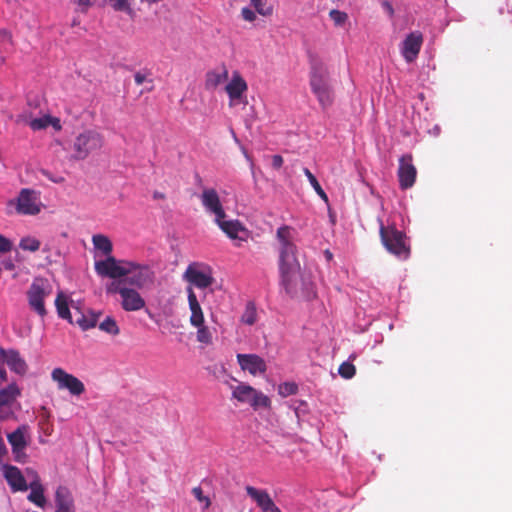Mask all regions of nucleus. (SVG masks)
I'll use <instances>...</instances> for the list:
<instances>
[{
	"mask_svg": "<svg viewBox=\"0 0 512 512\" xmlns=\"http://www.w3.org/2000/svg\"><path fill=\"white\" fill-rule=\"evenodd\" d=\"M309 63V85L323 110L332 106L335 93L331 85L329 72L321 57L312 50L307 51Z\"/></svg>",
	"mask_w": 512,
	"mask_h": 512,
	"instance_id": "1",
	"label": "nucleus"
},
{
	"mask_svg": "<svg viewBox=\"0 0 512 512\" xmlns=\"http://www.w3.org/2000/svg\"><path fill=\"white\" fill-rule=\"evenodd\" d=\"M276 236L279 242V269L281 281L286 291L289 292L300 270V264L296 257L297 249L292 242L291 228L289 226L284 225L279 227Z\"/></svg>",
	"mask_w": 512,
	"mask_h": 512,
	"instance_id": "2",
	"label": "nucleus"
},
{
	"mask_svg": "<svg viewBox=\"0 0 512 512\" xmlns=\"http://www.w3.org/2000/svg\"><path fill=\"white\" fill-rule=\"evenodd\" d=\"M187 300L191 315L189 323L196 328V339L199 343L210 345L213 342V334L210 328L205 324V317L200 302L191 287H187Z\"/></svg>",
	"mask_w": 512,
	"mask_h": 512,
	"instance_id": "3",
	"label": "nucleus"
},
{
	"mask_svg": "<svg viewBox=\"0 0 512 512\" xmlns=\"http://www.w3.org/2000/svg\"><path fill=\"white\" fill-rule=\"evenodd\" d=\"M379 234L383 246L389 253L403 260L409 258L410 246L406 242V235L404 232L398 230L394 225L384 226L381 223Z\"/></svg>",
	"mask_w": 512,
	"mask_h": 512,
	"instance_id": "4",
	"label": "nucleus"
},
{
	"mask_svg": "<svg viewBox=\"0 0 512 512\" xmlns=\"http://www.w3.org/2000/svg\"><path fill=\"white\" fill-rule=\"evenodd\" d=\"M126 269L130 270L124 277L123 282L138 289L147 288L154 283V272L147 266L136 262L127 261Z\"/></svg>",
	"mask_w": 512,
	"mask_h": 512,
	"instance_id": "5",
	"label": "nucleus"
},
{
	"mask_svg": "<svg viewBox=\"0 0 512 512\" xmlns=\"http://www.w3.org/2000/svg\"><path fill=\"white\" fill-rule=\"evenodd\" d=\"M183 279L199 289L208 288L215 281L212 269L201 262L190 263L183 274Z\"/></svg>",
	"mask_w": 512,
	"mask_h": 512,
	"instance_id": "6",
	"label": "nucleus"
},
{
	"mask_svg": "<svg viewBox=\"0 0 512 512\" xmlns=\"http://www.w3.org/2000/svg\"><path fill=\"white\" fill-rule=\"evenodd\" d=\"M103 145L102 136L95 131H85L79 134L73 144L74 155L73 157L77 160H83L95 150H98Z\"/></svg>",
	"mask_w": 512,
	"mask_h": 512,
	"instance_id": "7",
	"label": "nucleus"
},
{
	"mask_svg": "<svg viewBox=\"0 0 512 512\" xmlns=\"http://www.w3.org/2000/svg\"><path fill=\"white\" fill-rule=\"evenodd\" d=\"M29 427L21 425L12 433L7 435V440L11 446L14 460L24 464L27 461L26 448L29 445Z\"/></svg>",
	"mask_w": 512,
	"mask_h": 512,
	"instance_id": "8",
	"label": "nucleus"
},
{
	"mask_svg": "<svg viewBox=\"0 0 512 512\" xmlns=\"http://www.w3.org/2000/svg\"><path fill=\"white\" fill-rule=\"evenodd\" d=\"M9 205H14L16 212L21 215H36L41 211L36 192L28 188L21 189L17 199L10 201Z\"/></svg>",
	"mask_w": 512,
	"mask_h": 512,
	"instance_id": "9",
	"label": "nucleus"
},
{
	"mask_svg": "<svg viewBox=\"0 0 512 512\" xmlns=\"http://www.w3.org/2000/svg\"><path fill=\"white\" fill-rule=\"evenodd\" d=\"M108 292L119 293L121 296V307L123 310L132 312L143 309L146 305L144 298L133 288L111 285Z\"/></svg>",
	"mask_w": 512,
	"mask_h": 512,
	"instance_id": "10",
	"label": "nucleus"
},
{
	"mask_svg": "<svg viewBox=\"0 0 512 512\" xmlns=\"http://www.w3.org/2000/svg\"><path fill=\"white\" fill-rule=\"evenodd\" d=\"M51 378L57 383L58 389H67L72 395L79 396L85 391L82 381L62 368L53 369Z\"/></svg>",
	"mask_w": 512,
	"mask_h": 512,
	"instance_id": "11",
	"label": "nucleus"
},
{
	"mask_svg": "<svg viewBox=\"0 0 512 512\" xmlns=\"http://www.w3.org/2000/svg\"><path fill=\"white\" fill-rule=\"evenodd\" d=\"M126 262H118L115 257L108 256L105 260L95 262V271L103 277L122 278L130 271L126 269Z\"/></svg>",
	"mask_w": 512,
	"mask_h": 512,
	"instance_id": "12",
	"label": "nucleus"
},
{
	"mask_svg": "<svg viewBox=\"0 0 512 512\" xmlns=\"http://www.w3.org/2000/svg\"><path fill=\"white\" fill-rule=\"evenodd\" d=\"M397 176L399 186L403 190L409 189L415 184L417 170L413 164V157L411 154H405L399 159Z\"/></svg>",
	"mask_w": 512,
	"mask_h": 512,
	"instance_id": "13",
	"label": "nucleus"
},
{
	"mask_svg": "<svg viewBox=\"0 0 512 512\" xmlns=\"http://www.w3.org/2000/svg\"><path fill=\"white\" fill-rule=\"evenodd\" d=\"M200 199L205 210L215 216V221H219L221 218L226 217L219 195L214 188L203 189Z\"/></svg>",
	"mask_w": 512,
	"mask_h": 512,
	"instance_id": "14",
	"label": "nucleus"
},
{
	"mask_svg": "<svg viewBox=\"0 0 512 512\" xmlns=\"http://www.w3.org/2000/svg\"><path fill=\"white\" fill-rule=\"evenodd\" d=\"M48 295L49 292L46 291L38 282H33L27 291V298L30 308L42 318L47 315L44 301Z\"/></svg>",
	"mask_w": 512,
	"mask_h": 512,
	"instance_id": "15",
	"label": "nucleus"
},
{
	"mask_svg": "<svg viewBox=\"0 0 512 512\" xmlns=\"http://www.w3.org/2000/svg\"><path fill=\"white\" fill-rule=\"evenodd\" d=\"M17 123L27 124L33 131H39L52 126L56 131L61 130L60 120L57 117L44 115L39 118H32L28 113H22L17 116Z\"/></svg>",
	"mask_w": 512,
	"mask_h": 512,
	"instance_id": "16",
	"label": "nucleus"
},
{
	"mask_svg": "<svg viewBox=\"0 0 512 512\" xmlns=\"http://www.w3.org/2000/svg\"><path fill=\"white\" fill-rule=\"evenodd\" d=\"M423 44V35L420 31L409 33L401 46V54L406 62L411 63L417 57Z\"/></svg>",
	"mask_w": 512,
	"mask_h": 512,
	"instance_id": "17",
	"label": "nucleus"
},
{
	"mask_svg": "<svg viewBox=\"0 0 512 512\" xmlns=\"http://www.w3.org/2000/svg\"><path fill=\"white\" fill-rule=\"evenodd\" d=\"M237 361L243 371L253 376L264 374L267 370L266 362L257 354H237Z\"/></svg>",
	"mask_w": 512,
	"mask_h": 512,
	"instance_id": "18",
	"label": "nucleus"
},
{
	"mask_svg": "<svg viewBox=\"0 0 512 512\" xmlns=\"http://www.w3.org/2000/svg\"><path fill=\"white\" fill-rule=\"evenodd\" d=\"M0 356L12 372L20 376L26 375L28 371V364L24 358L21 357L19 351L14 349L5 350L1 348Z\"/></svg>",
	"mask_w": 512,
	"mask_h": 512,
	"instance_id": "19",
	"label": "nucleus"
},
{
	"mask_svg": "<svg viewBox=\"0 0 512 512\" xmlns=\"http://www.w3.org/2000/svg\"><path fill=\"white\" fill-rule=\"evenodd\" d=\"M245 490L263 512H281L266 490L257 489L253 486H246Z\"/></svg>",
	"mask_w": 512,
	"mask_h": 512,
	"instance_id": "20",
	"label": "nucleus"
},
{
	"mask_svg": "<svg viewBox=\"0 0 512 512\" xmlns=\"http://www.w3.org/2000/svg\"><path fill=\"white\" fill-rule=\"evenodd\" d=\"M248 90V85L245 79L238 71L233 72L232 78L225 87V91L230 99V106L235 104V101L241 100L243 95Z\"/></svg>",
	"mask_w": 512,
	"mask_h": 512,
	"instance_id": "21",
	"label": "nucleus"
},
{
	"mask_svg": "<svg viewBox=\"0 0 512 512\" xmlns=\"http://www.w3.org/2000/svg\"><path fill=\"white\" fill-rule=\"evenodd\" d=\"M2 470L4 478L6 479L13 492H23L28 489L26 479L18 467L12 465H4Z\"/></svg>",
	"mask_w": 512,
	"mask_h": 512,
	"instance_id": "22",
	"label": "nucleus"
},
{
	"mask_svg": "<svg viewBox=\"0 0 512 512\" xmlns=\"http://www.w3.org/2000/svg\"><path fill=\"white\" fill-rule=\"evenodd\" d=\"M55 512H76L75 501L70 489L64 485L56 488L55 496Z\"/></svg>",
	"mask_w": 512,
	"mask_h": 512,
	"instance_id": "23",
	"label": "nucleus"
},
{
	"mask_svg": "<svg viewBox=\"0 0 512 512\" xmlns=\"http://www.w3.org/2000/svg\"><path fill=\"white\" fill-rule=\"evenodd\" d=\"M219 228L232 240L245 241L247 238V230L238 220H225L221 218L215 221Z\"/></svg>",
	"mask_w": 512,
	"mask_h": 512,
	"instance_id": "24",
	"label": "nucleus"
},
{
	"mask_svg": "<svg viewBox=\"0 0 512 512\" xmlns=\"http://www.w3.org/2000/svg\"><path fill=\"white\" fill-rule=\"evenodd\" d=\"M100 316L101 312H95L90 309L82 311L80 308L74 307L75 319L73 320V324L78 325L83 331H86L97 325Z\"/></svg>",
	"mask_w": 512,
	"mask_h": 512,
	"instance_id": "25",
	"label": "nucleus"
},
{
	"mask_svg": "<svg viewBox=\"0 0 512 512\" xmlns=\"http://www.w3.org/2000/svg\"><path fill=\"white\" fill-rule=\"evenodd\" d=\"M28 488H30V493L27 496L28 501L40 508H43L46 505L47 500L44 495L45 488L42 485L40 476L34 475V481L29 482Z\"/></svg>",
	"mask_w": 512,
	"mask_h": 512,
	"instance_id": "26",
	"label": "nucleus"
},
{
	"mask_svg": "<svg viewBox=\"0 0 512 512\" xmlns=\"http://www.w3.org/2000/svg\"><path fill=\"white\" fill-rule=\"evenodd\" d=\"M228 79V69L223 64L217 70L208 71L205 76V88L214 90Z\"/></svg>",
	"mask_w": 512,
	"mask_h": 512,
	"instance_id": "27",
	"label": "nucleus"
},
{
	"mask_svg": "<svg viewBox=\"0 0 512 512\" xmlns=\"http://www.w3.org/2000/svg\"><path fill=\"white\" fill-rule=\"evenodd\" d=\"M21 395V389L16 383H11L0 390V407L11 405Z\"/></svg>",
	"mask_w": 512,
	"mask_h": 512,
	"instance_id": "28",
	"label": "nucleus"
},
{
	"mask_svg": "<svg viewBox=\"0 0 512 512\" xmlns=\"http://www.w3.org/2000/svg\"><path fill=\"white\" fill-rule=\"evenodd\" d=\"M55 306L58 316L62 319L68 320L71 324H73V317L68 305V297L63 292H59L57 294L55 299Z\"/></svg>",
	"mask_w": 512,
	"mask_h": 512,
	"instance_id": "29",
	"label": "nucleus"
},
{
	"mask_svg": "<svg viewBox=\"0 0 512 512\" xmlns=\"http://www.w3.org/2000/svg\"><path fill=\"white\" fill-rule=\"evenodd\" d=\"M254 390L255 388L252 386L245 383H240L239 385L233 387L232 397L241 403L250 404Z\"/></svg>",
	"mask_w": 512,
	"mask_h": 512,
	"instance_id": "30",
	"label": "nucleus"
},
{
	"mask_svg": "<svg viewBox=\"0 0 512 512\" xmlns=\"http://www.w3.org/2000/svg\"><path fill=\"white\" fill-rule=\"evenodd\" d=\"M92 242L97 250L102 251L104 255L111 256L113 245L110 239L102 234H96L92 237Z\"/></svg>",
	"mask_w": 512,
	"mask_h": 512,
	"instance_id": "31",
	"label": "nucleus"
},
{
	"mask_svg": "<svg viewBox=\"0 0 512 512\" xmlns=\"http://www.w3.org/2000/svg\"><path fill=\"white\" fill-rule=\"evenodd\" d=\"M249 405L254 410H258L260 408H270L271 400L268 396L255 389Z\"/></svg>",
	"mask_w": 512,
	"mask_h": 512,
	"instance_id": "32",
	"label": "nucleus"
},
{
	"mask_svg": "<svg viewBox=\"0 0 512 512\" xmlns=\"http://www.w3.org/2000/svg\"><path fill=\"white\" fill-rule=\"evenodd\" d=\"M250 4L261 16L269 17L273 14V6L268 3V0H250Z\"/></svg>",
	"mask_w": 512,
	"mask_h": 512,
	"instance_id": "33",
	"label": "nucleus"
},
{
	"mask_svg": "<svg viewBox=\"0 0 512 512\" xmlns=\"http://www.w3.org/2000/svg\"><path fill=\"white\" fill-rule=\"evenodd\" d=\"M303 172L305 176L307 177L308 181L310 182L311 186L314 188L315 192L319 195V197L324 200L326 203H328V196L325 193V191L322 189L321 185L319 184L317 178L312 174V172L308 168H303Z\"/></svg>",
	"mask_w": 512,
	"mask_h": 512,
	"instance_id": "34",
	"label": "nucleus"
},
{
	"mask_svg": "<svg viewBox=\"0 0 512 512\" xmlns=\"http://www.w3.org/2000/svg\"><path fill=\"white\" fill-rule=\"evenodd\" d=\"M99 329L111 335H118L120 333V329L117 325L116 320L113 317H106L100 324Z\"/></svg>",
	"mask_w": 512,
	"mask_h": 512,
	"instance_id": "35",
	"label": "nucleus"
},
{
	"mask_svg": "<svg viewBox=\"0 0 512 512\" xmlns=\"http://www.w3.org/2000/svg\"><path fill=\"white\" fill-rule=\"evenodd\" d=\"M257 320L256 307L252 302H248L245 311L241 317V322L247 325H253Z\"/></svg>",
	"mask_w": 512,
	"mask_h": 512,
	"instance_id": "36",
	"label": "nucleus"
},
{
	"mask_svg": "<svg viewBox=\"0 0 512 512\" xmlns=\"http://www.w3.org/2000/svg\"><path fill=\"white\" fill-rule=\"evenodd\" d=\"M40 241L34 237H24L19 242V247L24 251L36 252L40 248Z\"/></svg>",
	"mask_w": 512,
	"mask_h": 512,
	"instance_id": "37",
	"label": "nucleus"
},
{
	"mask_svg": "<svg viewBox=\"0 0 512 512\" xmlns=\"http://www.w3.org/2000/svg\"><path fill=\"white\" fill-rule=\"evenodd\" d=\"M109 5L118 12L132 13L129 0H107Z\"/></svg>",
	"mask_w": 512,
	"mask_h": 512,
	"instance_id": "38",
	"label": "nucleus"
},
{
	"mask_svg": "<svg viewBox=\"0 0 512 512\" xmlns=\"http://www.w3.org/2000/svg\"><path fill=\"white\" fill-rule=\"evenodd\" d=\"M338 372L344 379H351L356 373V368L350 362H343L339 366Z\"/></svg>",
	"mask_w": 512,
	"mask_h": 512,
	"instance_id": "39",
	"label": "nucleus"
},
{
	"mask_svg": "<svg viewBox=\"0 0 512 512\" xmlns=\"http://www.w3.org/2000/svg\"><path fill=\"white\" fill-rule=\"evenodd\" d=\"M329 17L331 18V20L334 22V24L336 26H342L343 24H345V22L348 19L347 13L337 10V9H332L329 12Z\"/></svg>",
	"mask_w": 512,
	"mask_h": 512,
	"instance_id": "40",
	"label": "nucleus"
},
{
	"mask_svg": "<svg viewBox=\"0 0 512 512\" xmlns=\"http://www.w3.org/2000/svg\"><path fill=\"white\" fill-rule=\"evenodd\" d=\"M297 391L298 386L293 382H286L279 385V394L283 397L294 395L297 393Z\"/></svg>",
	"mask_w": 512,
	"mask_h": 512,
	"instance_id": "41",
	"label": "nucleus"
},
{
	"mask_svg": "<svg viewBox=\"0 0 512 512\" xmlns=\"http://www.w3.org/2000/svg\"><path fill=\"white\" fill-rule=\"evenodd\" d=\"M150 73L148 71H138L134 74V80L137 85H142L144 82L153 83L152 79H148Z\"/></svg>",
	"mask_w": 512,
	"mask_h": 512,
	"instance_id": "42",
	"label": "nucleus"
},
{
	"mask_svg": "<svg viewBox=\"0 0 512 512\" xmlns=\"http://www.w3.org/2000/svg\"><path fill=\"white\" fill-rule=\"evenodd\" d=\"M13 243L10 239L0 234V254L10 252L12 250Z\"/></svg>",
	"mask_w": 512,
	"mask_h": 512,
	"instance_id": "43",
	"label": "nucleus"
},
{
	"mask_svg": "<svg viewBox=\"0 0 512 512\" xmlns=\"http://www.w3.org/2000/svg\"><path fill=\"white\" fill-rule=\"evenodd\" d=\"M192 494L199 502H205L206 507L210 505V500L208 497L204 496L203 490L201 487H194L192 489Z\"/></svg>",
	"mask_w": 512,
	"mask_h": 512,
	"instance_id": "44",
	"label": "nucleus"
},
{
	"mask_svg": "<svg viewBox=\"0 0 512 512\" xmlns=\"http://www.w3.org/2000/svg\"><path fill=\"white\" fill-rule=\"evenodd\" d=\"M241 16L242 18L245 20V21H248V22H253L255 21L256 19V14L254 11H252L250 8L248 7H243L241 9Z\"/></svg>",
	"mask_w": 512,
	"mask_h": 512,
	"instance_id": "45",
	"label": "nucleus"
},
{
	"mask_svg": "<svg viewBox=\"0 0 512 512\" xmlns=\"http://www.w3.org/2000/svg\"><path fill=\"white\" fill-rule=\"evenodd\" d=\"M284 163L283 157L280 155H274L272 157V166L274 169H280Z\"/></svg>",
	"mask_w": 512,
	"mask_h": 512,
	"instance_id": "46",
	"label": "nucleus"
},
{
	"mask_svg": "<svg viewBox=\"0 0 512 512\" xmlns=\"http://www.w3.org/2000/svg\"><path fill=\"white\" fill-rule=\"evenodd\" d=\"M1 264L5 270L12 271L15 269V264L11 258L3 260Z\"/></svg>",
	"mask_w": 512,
	"mask_h": 512,
	"instance_id": "47",
	"label": "nucleus"
},
{
	"mask_svg": "<svg viewBox=\"0 0 512 512\" xmlns=\"http://www.w3.org/2000/svg\"><path fill=\"white\" fill-rule=\"evenodd\" d=\"M77 4L83 11H86L92 5L91 0H77Z\"/></svg>",
	"mask_w": 512,
	"mask_h": 512,
	"instance_id": "48",
	"label": "nucleus"
},
{
	"mask_svg": "<svg viewBox=\"0 0 512 512\" xmlns=\"http://www.w3.org/2000/svg\"><path fill=\"white\" fill-rule=\"evenodd\" d=\"M25 473L30 481H34V475L39 476V474L32 468H26Z\"/></svg>",
	"mask_w": 512,
	"mask_h": 512,
	"instance_id": "49",
	"label": "nucleus"
},
{
	"mask_svg": "<svg viewBox=\"0 0 512 512\" xmlns=\"http://www.w3.org/2000/svg\"><path fill=\"white\" fill-rule=\"evenodd\" d=\"M0 36L2 37L3 40L7 41L8 43H11L12 36H11V34L8 31L1 30L0 31Z\"/></svg>",
	"mask_w": 512,
	"mask_h": 512,
	"instance_id": "50",
	"label": "nucleus"
},
{
	"mask_svg": "<svg viewBox=\"0 0 512 512\" xmlns=\"http://www.w3.org/2000/svg\"><path fill=\"white\" fill-rule=\"evenodd\" d=\"M6 381H7V372L2 366H0V385Z\"/></svg>",
	"mask_w": 512,
	"mask_h": 512,
	"instance_id": "51",
	"label": "nucleus"
},
{
	"mask_svg": "<svg viewBox=\"0 0 512 512\" xmlns=\"http://www.w3.org/2000/svg\"><path fill=\"white\" fill-rule=\"evenodd\" d=\"M383 6L385 7V9L388 11V13L390 15H393L394 9H393L392 5L388 1H384L383 2Z\"/></svg>",
	"mask_w": 512,
	"mask_h": 512,
	"instance_id": "52",
	"label": "nucleus"
},
{
	"mask_svg": "<svg viewBox=\"0 0 512 512\" xmlns=\"http://www.w3.org/2000/svg\"><path fill=\"white\" fill-rule=\"evenodd\" d=\"M324 255L328 261L332 260V258H333L332 252L328 249L324 251Z\"/></svg>",
	"mask_w": 512,
	"mask_h": 512,
	"instance_id": "53",
	"label": "nucleus"
},
{
	"mask_svg": "<svg viewBox=\"0 0 512 512\" xmlns=\"http://www.w3.org/2000/svg\"><path fill=\"white\" fill-rule=\"evenodd\" d=\"M154 198H157V199H164L165 196L163 193H159V192H155L154 193Z\"/></svg>",
	"mask_w": 512,
	"mask_h": 512,
	"instance_id": "54",
	"label": "nucleus"
},
{
	"mask_svg": "<svg viewBox=\"0 0 512 512\" xmlns=\"http://www.w3.org/2000/svg\"><path fill=\"white\" fill-rule=\"evenodd\" d=\"M152 89H153V85L151 87H149L147 90L151 91Z\"/></svg>",
	"mask_w": 512,
	"mask_h": 512,
	"instance_id": "55",
	"label": "nucleus"
}]
</instances>
